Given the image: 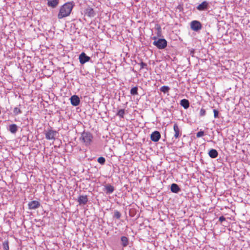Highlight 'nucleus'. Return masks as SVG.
Here are the masks:
<instances>
[{"mask_svg":"<svg viewBox=\"0 0 250 250\" xmlns=\"http://www.w3.org/2000/svg\"><path fill=\"white\" fill-rule=\"evenodd\" d=\"M206 110L204 108H201V109L200 110V115L201 116H204L206 114Z\"/></svg>","mask_w":250,"mask_h":250,"instance_id":"c756f323","label":"nucleus"},{"mask_svg":"<svg viewBox=\"0 0 250 250\" xmlns=\"http://www.w3.org/2000/svg\"><path fill=\"white\" fill-rule=\"evenodd\" d=\"M208 3L207 1H204L199 4L197 7V9L199 11H204L208 9Z\"/></svg>","mask_w":250,"mask_h":250,"instance_id":"9b49d317","label":"nucleus"},{"mask_svg":"<svg viewBox=\"0 0 250 250\" xmlns=\"http://www.w3.org/2000/svg\"><path fill=\"white\" fill-rule=\"evenodd\" d=\"M180 104L185 109H187L189 106V102L186 99L182 100Z\"/></svg>","mask_w":250,"mask_h":250,"instance_id":"f3484780","label":"nucleus"},{"mask_svg":"<svg viewBox=\"0 0 250 250\" xmlns=\"http://www.w3.org/2000/svg\"><path fill=\"white\" fill-rule=\"evenodd\" d=\"M173 130L174 131V137L177 139L180 137L182 135V132L180 131V128L177 124L175 123L173 125Z\"/></svg>","mask_w":250,"mask_h":250,"instance_id":"423d86ee","label":"nucleus"},{"mask_svg":"<svg viewBox=\"0 0 250 250\" xmlns=\"http://www.w3.org/2000/svg\"><path fill=\"white\" fill-rule=\"evenodd\" d=\"M125 114V109H120L118 112L117 113L116 115L118 116L119 117L121 118H123L124 117V115Z\"/></svg>","mask_w":250,"mask_h":250,"instance_id":"aec40b11","label":"nucleus"},{"mask_svg":"<svg viewBox=\"0 0 250 250\" xmlns=\"http://www.w3.org/2000/svg\"><path fill=\"white\" fill-rule=\"evenodd\" d=\"M213 113H214V117L215 118H216L218 117V111L216 109H214L213 110Z\"/></svg>","mask_w":250,"mask_h":250,"instance_id":"7c9ffc66","label":"nucleus"},{"mask_svg":"<svg viewBox=\"0 0 250 250\" xmlns=\"http://www.w3.org/2000/svg\"><path fill=\"white\" fill-rule=\"evenodd\" d=\"M28 208L30 209H35L38 208L40 206V203L37 201H32L30 202L28 204Z\"/></svg>","mask_w":250,"mask_h":250,"instance_id":"9d476101","label":"nucleus"},{"mask_svg":"<svg viewBox=\"0 0 250 250\" xmlns=\"http://www.w3.org/2000/svg\"><path fill=\"white\" fill-rule=\"evenodd\" d=\"M121 213L119 211L116 210L114 212V217L117 219H119L121 217Z\"/></svg>","mask_w":250,"mask_h":250,"instance_id":"bb28decb","label":"nucleus"},{"mask_svg":"<svg viewBox=\"0 0 250 250\" xmlns=\"http://www.w3.org/2000/svg\"><path fill=\"white\" fill-rule=\"evenodd\" d=\"M73 7V5L71 2H66L62 5L58 14V18L61 19L70 15Z\"/></svg>","mask_w":250,"mask_h":250,"instance_id":"f257e3e1","label":"nucleus"},{"mask_svg":"<svg viewBox=\"0 0 250 250\" xmlns=\"http://www.w3.org/2000/svg\"><path fill=\"white\" fill-rule=\"evenodd\" d=\"M97 161L99 163L103 165L104 164L105 160L103 157H100L98 158Z\"/></svg>","mask_w":250,"mask_h":250,"instance_id":"a878e982","label":"nucleus"},{"mask_svg":"<svg viewBox=\"0 0 250 250\" xmlns=\"http://www.w3.org/2000/svg\"><path fill=\"white\" fill-rule=\"evenodd\" d=\"M9 130L12 133H15L17 131V126L15 124L11 125L9 126Z\"/></svg>","mask_w":250,"mask_h":250,"instance_id":"6ab92c4d","label":"nucleus"},{"mask_svg":"<svg viewBox=\"0 0 250 250\" xmlns=\"http://www.w3.org/2000/svg\"><path fill=\"white\" fill-rule=\"evenodd\" d=\"M208 155L210 157L215 158L218 156V153L216 149H212L209 151Z\"/></svg>","mask_w":250,"mask_h":250,"instance_id":"2eb2a0df","label":"nucleus"},{"mask_svg":"<svg viewBox=\"0 0 250 250\" xmlns=\"http://www.w3.org/2000/svg\"><path fill=\"white\" fill-rule=\"evenodd\" d=\"M105 188L107 193H112L114 190V187L111 185H107L105 187Z\"/></svg>","mask_w":250,"mask_h":250,"instance_id":"412c9836","label":"nucleus"},{"mask_svg":"<svg viewBox=\"0 0 250 250\" xmlns=\"http://www.w3.org/2000/svg\"><path fill=\"white\" fill-rule=\"evenodd\" d=\"M88 201V199L87 197V196L85 195H82L80 196L78 199V202L80 204H83L85 205L87 203Z\"/></svg>","mask_w":250,"mask_h":250,"instance_id":"4468645a","label":"nucleus"},{"mask_svg":"<svg viewBox=\"0 0 250 250\" xmlns=\"http://www.w3.org/2000/svg\"><path fill=\"white\" fill-rule=\"evenodd\" d=\"M89 60L90 57L86 56L84 52L82 53L79 56V61L81 64H84Z\"/></svg>","mask_w":250,"mask_h":250,"instance_id":"6e6552de","label":"nucleus"},{"mask_svg":"<svg viewBox=\"0 0 250 250\" xmlns=\"http://www.w3.org/2000/svg\"><path fill=\"white\" fill-rule=\"evenodd\" d=\"M85 14L89 17H93L95 15V13L92 8L88 7L85 9Z\"/></svg>","mask_w":250,"mask_h":250,"instance_id":"f8f14e48","label":"nucleus"},{"mask_svg":"<svg viewBox=\"0 0 250 250\" xmlns=\"http://www.w3.org/2000/svg\"><path fill=\"white\" fill-rule=\"evenodd\" d=\"M153 44L156 46L159 49H164L167 45V42L165 39H159L153 42Z\"/></svg>","mask_w":250,"mask_h":250,"instance_id":"7ed1b4c3","label":"nucleus"},{"mask_svg":"<svg viewBox=\"0 0 250 250\" xmlns=\"http://www.w3.org/2000/svg\"><path fill=\"white\" fill-rule=\"evenodd\" d=\"M93 140L92 134L89 132H83L81 134L80 140L85 146H89L91 144Z\"/></svg>","mask_w":250,"mask_h":250,"instance_id":"f03ea898","label":"nucleus"},{"mask_svg":"<svg viewBox=\"0 0 250 250\" xmlns=\"http://www.w3.org/2000/svg\"><path fill=\"white\" fill-rule=\"evenodd\" d=\"M13 112H14L15 115H18L19 114L21 113V110L19 107H15L14 108Z\"/></svg>","mask_w":250,"mask_h":250,"instance_id":"393cba45","label":"nucleus"},{"mask_svg":"<svg viewBox=\"0 0 250 250\" xmlns=\"http://www.w3.org/2000/svg\"><path fill=\"white\" fill-rule=\"evenodd\" d=\"M2 247L4 250H9V242L8 240H6L3 243Z\"/></svg>","mask_w":250,"mask_h":250,"instance_id":"b1692460","label":"nucleus"},{"mask_svg":"<svg viewBox=\"0 0 250 250\" xmlns=\"http://www.w3.org/2000/svg\"><path fill=\"white\" fill-rule=\"evenodd\" d=\"M71 104L73 106H76L80 104V100L79 97L77 95H73L70 98Z\"/></svg>","mask_w":250,"mask_h":250,"instance_id":"1a4fd4ad","label":"nucleus"},{"mask_svg":"<svg viewBox=\"0 0 250 250\" xmlns=\"http://www.w3.org/2000/svg\"><path fill=\"white\" fill-rule=\"evenodd\" d=\"M139 65H140V69H143L144 68H146V66H147V64L142 62Z\"/></svg>","mask_w":250,"mask_h":250,"instance_id":"c85d7f7f","label":"nucleus"},{"mask_svg":"<svg viewBox=\"0 0 250 250\" xmlns=\"http://www.w3.org/2000/svg\"><path fill=\"white\" fill-rule=\"evenodd\" d=\"M171 191L173 193H178L180 190V188L179 186L176 184H172L171 186Z\"/></svg>","mask_w":250,"mask_h":250,"instance_id":"dca6fc26","label":"nucleus"},{"mask_svg":"<svg viewBox=\"0 0 250 250\" xmlns=\"http://www.w3.org/2000/svg\"><path fill=\"white\" fill-rule=\"evenodd\" d=\"M130 94L132 95H138V88L135 86L132 88L130 90Z\"/></svg>","mask_w":250,"mask_h":250,"instance_id":"4be33fe9","label":"nucleus"},{"mask_svg":"<svg viewBox=\"0 0 250 250\" xmlns=\"http://www.w3.org/2000/svg\"><path fill=\"white\" fill-rule=\"evenodd\" d=\"M204 132L203 131H200L196 134V136L197 138H199V137H202L203 136H204Z\"/></svg>","mask_w":250,"mask_h":250,"instance_id":"cd10ccee","label":"nucleus"},{"mask_svg":"<svg viewBox=\"0 0 250 250\" xmlns=\"http://www.w3.org/2000/svg\"><path fill=\"white\" fill-rule=\"evenodd\" d=\"M225 220L226 218L223 216H220L219 218V220L220 222H222L223 221H225Z\"/></svg>","mask_w":250,"mask_h":250,"instance_id":"2f4dec72","label":"nucleus"},{"mask_svg":"<svg viewBox=\"0 0 250 250\" xmlns=\"http://www.w3.org/2000/svg\"><path fill=\"white\" fill-rule=\"evenodd\" d=\"M57 132L52 129H49L45 133V138L47 140H54Z\"/></svg>","mask_w":250,"mask_h":250,"instance_id":"39448f33","label":"nucleus"},{"mask_svg":"<svg viewBox=\"0 0 250 250\" xmlns=\"http://www.w3.org/2000/svg\"><path fill=\"white\" fill-rule=\"evenodd\" d=\"M190 28L194 31H198L201 29L202 24L199 21H193L190 23Z\"/></svg>","mask_w":250,"mask_h":250,"instance_id":"20e7f679","label":"nucleus"},{"mask_svg":"<svg viewBox=\"0 0 250 250\" xmlns=\"http://www.w3.org/2000/svg\"><path fill=\"white\" fill-rule=\"evenodd\" d=\"M169 89V87L167 86H163L160 88L161 91L164 93L168 92Z\"/></svg>","mask_w":250,"mask_h":250,"instance_id":"5701e85b","label":"nucleus"},{"mask_svg":"<svg viewBox=\"0 0 250 250\" xmlns=\"http://www.w3.org/2000/svg\"><path fill=\"white\" fill-rule=\"evenodd\" d=\"M161 138V134L158 131L153 132L150 136L151 140L154 142H158Z\"/></svg>","mask_w":250,"mask_h":250,"instance_id":"0eeeda50","label":"nucleus"},{"mask_svg":"<svg viewBox=\"0 0 250 250\" xmlns=\"http://www.w3.org/2000/svg\"><path fill=\"white\" fill-rule=\"evenodd\" d=\"M59 3V0H50L47 2V5L52 8L56 7Z\"/></svg>","mask_w":250,"mask_h":250,"instance_id":"ddd939ff","label":"nucleus"},{"mask_svg":"<svg viewBox=\"0 0 250 250\" xmlns=\"http://www.w3.org/2000/svg\"><path fill=\"white\" fill-rule=\"evenodd\" d=\"M121 241L122 245L124 247H126L128 244V240L126 237L122 236L121 237Z\"/></svg>","mask_w":250,"mask_h":250,"instance_id":"a211bd4d","label":"nucleus"}]
</instances>
